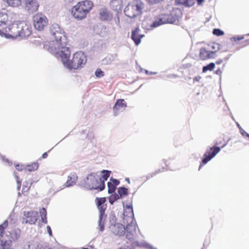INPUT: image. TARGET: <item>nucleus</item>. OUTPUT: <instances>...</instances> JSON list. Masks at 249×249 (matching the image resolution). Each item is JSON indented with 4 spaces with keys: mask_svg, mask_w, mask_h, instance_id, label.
<instances>
[{
    "mask_svg": "<svg viewBox=\"0 0 249 249\" xmlns=\"http://www.w3.org/2000/svg\"><path fill=\"white\" fill-rule=\"evenodd\" d=\"M55 38L49 43L47 50L56 58H60L63 65L70 70H78L82 68L87 62V57L82 52L75 53L70 60V49L67 47V38L61 30L53 33Z\"/></svg>",
    "mask_w": 249,
    "mask_h": 249,
    "instance_id": "nucleus-1",
    "label": "nucleus"
},
{
    "mask_svg": "<svg viewBox=\"0 0 249 249\" xmlns=\"http://www.w3.org/2000/svg\"><path fill=\"white\" fill-rule=\"evenodd\" d=\"M93 6V2L89 0H84L77 2L74 5L71 13L74 18L82 20L85 18Z\"/></svg>",
    "mask_w": 249,
    "mask_h": 249,
    "instance_id": "nucleus-2",
    "label": "nucleus"
},
{
    "mask_svg": "<svg viewBox=\"0 0 249 249\" xmlns=\"http://www.w3.org/2000/svg\"><path fill=\"white\" fill-rule=\"evenodd\" d=\"M80 185L82 187L88 190H97L102 191L105 188V184L101 183L99 177L95 173L89 174L81 183Z\"/></svg>",
    "mask_w": 249,
    "mask_h": 249,
    "instance_id": "nucleus-3",
    "label": "nucleus"
},
{
    "mask_svg": "<svg viewBox=\"0 0 249 249\" xmlns=\"http://www.w3.org/2000/svg\"><path fill=\"white\" fill-rule=\"evenodd\" d=\"M144 9V4L139 0L129 2L124 9V14L127 17L133 18L141 17Z\"/></svg>",
    "mask_w": 249,
    "mask_h": 249,
    "instance_id": "nucleus-4",
    "label": "nucleus"
},
{
    "mask_svg": "<svg viewBox=\"0 0 249 249\" xmlns=\"http://www.w3.org/2000/svg\"><path fill=\"white\" fill-rule=\"evenodd\" d=\"M21 21H15L8 26L0 28V36L6 38H17L19 36V26Z\"/></svg>",
    "mask_w": 249,
    "mask_h": 249,
    "instance_id": "nucleus-5",
    "label": "nucleus"
},
{
    "mask_svg": "<svg viewBox=\"0 0 249 249\" xmlns=\"http://www.w3.org/2000/svg\"><path fill=\"white\" fill-rule=\"evenodd\" d=\"M214 43L207 44L199 50V58L201 60L214 58L216 56L217 48Z\"/></svg>",
    "mask_w": 249,
    "mask_h": 249,
    "instance_id": "nucleus-6",
    "label": "nucleus"
},
{
    "mask_svg": "<svg viewBox=\"0 0 249 249\" xmlns=\"http://www.w3.org/2000/svg\"><path fill=\"white\" fill-rule=\"evenodd\" d=\"M33 20L35 28L38 31H42L48 23L47 17L40 13L35 14Z\"/></svg>",
    "mask_w": 249,
    "mask_h": 249,
    "instance_id": "nucleus-7",
    "label": "nucleus"
},
{
    "mask_svg": "<svg viewBox=\"0 0 249 249\" xmlns=\"http://www.w3.org/2000/svg\"><path fill=\"white\" fill-rule=\"evenodd\" d=\"M19 26L18 37L25 38L30 36L32 33V28L31 24L26 21H21Z\"/></svg>",
    "mask_w": 249,
    "mask_h": 249,
    "instance_id": "nucleus-8",
    "label": "nucleus"
},
{
    "mask_svg": "<svg viewBox=\"0 0 249 249\" xmlns=\"http://www.w3.org/2000/svg\"><path fill=\"white\" fill-rule=\"evenodd\" d=\"M221 148L218 146H213L210 148L204 155V158L202 159V163L199 167V170L202 166L203 164H206L212 158H213L220 151Z\"/></svg>",
    "mask_w": 249,
    "mask_h": 249,
    "instance_id": "nucleus-9",
    "label": "nucleus"
},
{
    "mask_svg": "<svg viewBox=\"0 0 249 249\" xmlns=\"http://www.w3.org/2000/svg\"><path fill=\"white\" fill-rule=\"evenodd\" d=\"M172 16L169 14H161L159 15L155 21L152 23V26L156 27L163 24L172 23L173 22Z\"/></svg>",
    "mask_w": 249,
    "mask_h": 249,
    "instance_id": "nucleus-10",
    "label": "nucleus"
},
{
    "mask_svg": "<svg viewBox=\"0 0 249 249\" xmlns=\"http://www.w3.org/2000/svg\"><path fill=\"white\" fill-rule=\"evenodd\" d=\"M137 226L133 224L130 223L127 225L124 229V234L125 237L129 240H134L136 236Z\"/></svg>",
    "mask_w": 249,
    "mask_h": 249,
    "instance_id": "nucleus-11",
    "label": "nucleus"
},
{
    "mask_svg": "<svg viewBox=\"0 0 249 249\" xmlns=\"http://www.w3.org/2000/svg\"><path fill=\"white\" fill-rule=\"evenodd\" d=\"M38 213L36 211H30L23 212V218L25 219V223L35 224L37 219Z\"/></svg>",
    "mask_w": 249,
    "mask_h": 249,
    "instance_id": "nucleus-12",
    "label": "nucleus"
},
{
    "mask_svg": "<svg viewBox=\"0 0 249 249\" xmlns=\"http://www.w3.org/2000/svg\"><path fill=\"white\" fill-rule=\"evenodd\" d=\"M39 7V4L36 0H25V9L29 13L36 12Z\"/></svg>",
    "mask_w": 249,
    "mask_h": 249,
    "instance_id": "nucleus-13",
    "label": "nucleus"
},
{
    "mask_svg": "<svg viewBox=\"0 0 249 249\" xmlns=\"http://www.w3.org/2000/svg\"><path fill=\"white\" fill-rule=\"evenodd\" d=\"M126 107V104L124 99L117 100L113 108V115L117 116L120 111L124 110Z\"/></svg>",
    "mask_w": 249,
    "mask_h": 249,
    "instance_id": "nucleus-14",
    "label": "nucleus"
},
{
    "mask_svg": "<svg viewBox=\"0 0 249 249\" xmlns=\"http://www.w3.org/2000/svg\"><path fill=\"white\" fill-rule=\"evenodd\" d=\"M99 18L103 21H109L112 18V14L106 8H102L99 11Z\"/></svg>",
    "mask_w": 249,
    "mask_h": 249,
    "instance_id": "nucleus-15",
    "label": "nucleus"
},
{
    "mask_svg": "<svg viewBox=\"0 0 249 249\" xmlns=\"http://www.w3.org/2000/svg\"><path fill=\"white\" fill-rule=\"evenodd\" d=\"M14 223V219L12 218L11 215H10L8 218V220H5L2 224L0 225V240H5L3 237V234L5 232V230L7 228L8 225V222Z\"/></svg>",
    "mask_w": 249,
    "mask_h": 249,
    "instance_id": "nucleus-16",
    "label": "nucleus"
},
{
    "mask_svg": "<svg viewBox=\"0 0 249 249\" xmlns=\"http://www.w3.org/2000/svg\"><path fill=\"white\" fill-rule=\"evenodd\" d=\"M110 5L113 10L118 12L121 11L123 7V0H112Z\"/></svg>",
    "mask_w": 249,
    "mask_h": 249,
    "instance_id": "nucleus-17",
    "label": "nucleus"
},
{
    "mask_svg": "<svg viewBox=\"0 0 249 249\" xmlns=\"http://www.w3.org/2000/svg\"><path fill=\"white\" fill-rule=\"evenodd\" d=\"M140 31V30L139 28L138 27L136 28L135 30L133 31L132 32L131 38L136 45H138L140 43L141 40L143 36V35H140L139 34Z\"/></svg>",
    "mask_w": 249,
    "mask_h": 249,
    "instance_id": "nucleus-18",
    "label": "nucleus"
},
{
    "mask_svg": "<svg viewBox=\"0 0 249 249\" xmlns=\"http://www.w3.org/2000/svg\"><path fill=\"white\" fill-rule=\"evenodd\" d=\"M125 228L121 224H117L111 227L113 233L116 235L121 236L124 234Z\"/></svg>",
    "mask_w": 249,
    "mask_h": 249,
    "instance_id": "nucleus-19",
    "label": "nucleus"
},
{
    "mask_svg": "<svg viewBox=\"0 0 249 249\" xmlns=\"http://www.w3.org/2000/svg\"><path fill=\"white\" fill-rule=\"evenodd\" d=\"M78 179V177L75 174H71L68 177V179L66 182V187H70L75 184Z\"/></svg>",
    "mask_w": 249,
    "mask_h": 249,
    "instance_id": "nucleus-20",
    "label": "nucleus"
},
{
    "mask_svg": "<svg viewBox=\"0 0 249 249\" xmlns=\"http://www.w3.org/2000/svg\"><path fill=\"white\" fill-rule=\"evenodd\" d=\"M39 166V164L37 162H32L30 164L27 165L25 167V170L29 172H33L36 171Z\"/></svg>",
    "mask_w": 249,
    "mask_h": 249,
    "instance_id": "nucleus-21",
    "label": "nucleus"
},
{
    "mask_svg": "<svg viewBox=\"0 0 249 249\" xmlns=\"http://www.w3.org/2000/svg\"><path fill=\"white\" fill-rule=\"evenodd\" d=\"M102 173V177H99V180H101V183H103L105 184V182L109 178L111 172L107 170H103Z\"/></svg>",
    "mask_w": 249,
    "mask_h": 249,
    "instance_id": "nucleus-22",
    "label": "nucleus"
},
{
    "mask_svg": "<svg viewBox=\"0 0 249 249\" xmlns=\"http://www.w3.org/2000/svg\"><path fill=\"white\" fill-rule=\"evenodd\" d=\"M118 193L117 195V198L122 197L123 196H126L128 194V189L125 187H119L118 189Z\"/></svg>",
    "mask_w": 249,
    "mask_h": 249,
    "instance_id": "nucleus-23",
    "label": "nucleus"
},
{
    "mask_svg": "<svg viewBox=\"0 0 249 249\" xmlns=\"http://www.w3.org/2000/svg\"><path fill=\"white\" fill-rule=\"evenodd\" d=\"M40 214L41 216L42 221L45 223H47V211L44 208H42L39 210Z\"/></svg>",
    "mask_w": 249,
    "mask_h": 249,
    "instance_id": "nucleus-24",
    "label": "nucleus"
},
{
    "mask_svg": "<svg viewBox=\"0 0 249 249\" xmlns=\"http://www.w3.org/2000/svg\"><path fill=\"white\" fill-rule=\"evenodd\" d=\"M8 15L6 13L2 12L0 13V26H1L3 24H6V23L8 21Z\"/></svg>",
    "mask_w": 249,
    "mask_h": 249,
    "instance_id": "nucleus-25",
    "label": "nucleus"
},
{
    "mask_svg": "<svg viewBox=\"0 0 249 249\" xmlns=\"http://www.w3.org/2000/svg\"><path fill=\"white\" fill-rule=\"evenodd\" d=\"M97 206L100 213L99 217H106V215H105V211L107 209V205L104 204L99 206Z\"/></svg>",
    "mask_w": 249,
    "mask_h": 249,
    "instance_id": "nucleus-26",
    "label": "nucleus"
},
{
    "mask_svg": "<svg viewBox=\"0 0 249 249\" xmlns=\"http://www.w3.org/2000/svg\"><path fill=\"white\" fill-rule=\"evenodd\" d=\"M215 68V63L211 62L206 66H205L202 68V72H206V71H212Z\"/></svg>",
    "mask_w": 249,
    "mask_h": 249,
    "instance_id": "nucleus-27",
    "label": "nucleus"
},
{
    "mask_svg": "<svg viewBox=\"0 0 249 249\" xmlns=\"http://www.w3.org/2000/svg\"><path fill=\"white\" fill-rule=\"evenodd\" d=\"M7 2L9 5L13 7H16L21 4L20 0H7Z\"/></svg>",
    "mask_w": 249,
    "mask_h": 249,
    "instance_id": "nucleus-28",
    "label": "nucleus"
},
{
    "mask_svg": "<svg viewBox=\"0 0 249 249\" xmlns=\"http://www.w3.org/2000/svg\"><path fill=\"white\" fill-rule=\"evenodd\" d=\"M30 186H31V185L28 182H24V184L22 187V193L24 195H25L26 194H27L29 192L30 189Z\"/></svg>",
    "mask_w": 249,
    "mask_h": 249,
    "instance_id": "nucleus-29",
    "label": "nucleus"
},
{
    "mask_svg": "<svg viewBox=\"0 0 249 249\" xmlns=\"http://www.w3.org/2000/svg\"><path fill=\"white\" fill-rule=\"evenodd\" d=\"M117 56V54H111L108 55L104 59V61H106L107 64L111 63L115 60V58Z\"/></svg>",
    "mask_w": 249,
    "mask_h": 249,
    "instance_id": "nucleus-30",
    "label": "nucleus"
},
{
    "mask_svg": "<svg viewBox=\"0 0 249 249\" xmlns=\"http://www.w3.org/2000/svg\"><path fill=\"white\" fill-rule=\"evenodd\" d=\"M132 244L133 247H145L150 249H154L152 246L146 243H139L138 241H134Z\"/></svg>",
    "mask_w": 249,
    "mask_h": 249,
    "instance_id": "nucleus-31",
    "label": "nucleus"
},
{
    "mask_svg": "<svg viewBox=\"0 0 249 249\" xmlns=\"http://www.w3.org/2000/svg\"><path fill=\"white\" fill-rule=\"evenodd\" d=\"M108 192L109 194H112L115 192L116 187L115 186L112 182L107 183Z\"/></svg>",
    "mask_w": 249,
    "mask_h": 249,
    "instance_id": "nucleus-32",
    "label": "nucleus"
},
{
    "mask_svg": "<svg viewBox=\"0 0 249 249\" xmlns=\"http://www.w3.org/2000/svg\"><path fill=\"white\" fill-rule=\"evenodd\" d=\"M97 206H100L101 205L105 204L106 202V199L105 197H96L95 199Z\"/></svg>",
    "mask_w": 249,
    "mask_h": 249,
    "instance_id": "nucleus-33",
    "label": "nucleus"
},
{
    "mask_svg": "<svg viewBox=\"0 0 249 249\" xmlns=\"http://www.w3.org/2000/svg\"><path fill=\"white\" fill-rule=\"evenodd\" d=\"M104 217H99L98 221V226L100 228V230L102 231L104 230V220H103Z\"/></svg>",
    "mask_w": 249,
    "mask_h": 249,
    "instance_id": "nucleus-34",
    "label": "nucleus"
},
{
    "mask_svg": "<svg viewBox=\"0 0 249 249\" xmlns=\"http://www.w3.org/2000/svg\"><path fill=\"white\" fill-rule=\"evenodd\" d=\"M213 35H216L217 36H223L224 34V32L219 29H213Z\"/></svg>",
    "mask_w": 249,
    "mask_h": 249,
    "instance_id": "nucleus-35",
    "label": "nucleus"
},
{
    "mask_svg": "<svg viewBox=\"0 0 249 249\" xmlns=\"http://www.w3.org/2000/svg\"><path fill=\"white\" fill-rule=\"evenodd\" d=\"M125 213H129L130 216H134L133 208L132 206H127L126 208V209L125 210Z\"/></svg>",
    "mask_w": 249,
    "mask_h": 249,
    "instance_id": "nucleus-36",
    "label": "nucleus"
},
{
    "mask_svg": "<svg viewBox=\"0 0 249 249\" xmlns=\"http://www.w3.org/2000/svg\"><path fill=\"white\" fill-rule=\"evenodd\" d=\"M95 74L97 77H102L104 75V72L101 71L100 69L96 70L95 72Z\"/></svg>",
    "mask_w": 249,
    "mask_h": 249,
    "instance_id": "nucleus-37",
    "label": "nucleus"
},
{
    "mask_svg": "<svg viewBox=\"0 0 249 249\" xmlns=\"http://www.w3.org/2000/svg\"><path fill=\"white\" fill-rule=\"evenodd\" d=\"M195 4L194 0H186L184 6L191 7Z\"/></svg>",
    "mask_w": 249,
    "mask_h": 249,
    "instance_id": "nucleus-38",
    "label": "nucleus"
},
{
    "mask_svg": "<svg viewBox=\"0 0 249 249\" xmlns=\"http://www.w3.org/2000/svg\"><path fill=\"white\" fill-rule=\"evenodd\" d=\"M244 38V36H236L232 37L231 38V41H233L236 42L237 41H239V40H242Z\"/></svg>",
    "mask_w": 249,
    "mask_h": 249,
    "instance_id": "nucleus-39",
    "label": "nucleus"
},
{
    "mask_svg": "<svg viewBox=\"0 0 249 249\" xmlns=\"http://www.w3.org/2000/svg\"><path fill=\"white\" fill-rule=\"evenodd\" d=\"M111 181L113 185L116 187V186H117L118 185H119V183H120V181L119 180H118V179H113V178H111Z\"/></svg>",
    "mask_w": 249,
    "mask_h": 249,
    "instance_id": "nucleus-40",
    "label": "nucleus"
},
{
    "mask_svg": "<svg viewBox=\"0 0 249 249\" xmlns=\"http://www.w3.org/2000/svg\"><path fill=\"white\" fill-rule=\"evenodd\" d=\"M16 168L17 170H18V171H22L23 169H25V167H24L23 165H19V164H17L16 166Z\"/></svg>",
    "mask_w": 249,
    "mask_h": 249,
    "instance_id": "nucleus-41",
    "label": "nucleus"
},
{
    "mask_svg": "<svg viewBox=\"0 0 249 249\" xmlns=\"http://www.w3.org/2000/svg\"><path fill=\"white\" fill-rule=\"evenodd\" d=\"M215 145H221V147H224L226 143L224 142V143L223 142H222L221 141L218 142L217 141L215 142Z\"/></svg>",
    "mask_w": 249,
    "mask_h": 249,
    "instance_id": "nucleus-42",
    "label": "nucleus"
},
{
    "mask_svg": "<svg viewBox=\"0 0 249 249\" xmlns=\"http://www.w3.org/2000/svg\"><path fill=\"white\" fill-rule=\"evenodd\" d=\"M16 179H17V182L18 183V189H19L21 186V181L20 180L19 178L18 177L16 176Z\"/></svg>",
    "mask_w": 249,
    "mask_h": 249,
    "instance_id": "nucleus-43",
    "label": "nucleus"
},
{
    "mask_svg": "<svg viewBox=\"0 0 249 249\" xmlns=\"http://www.w3.org/2000/svg\"><path fill=\"white\" fill-rule=\"evenodd\" d=\"M186 0H176V2L178 5H184Z\"/></svg>",
    "mask_w": 249,
    "mask_h": 249,
    "instance_id": "nucleus-44",
    "label": "nucleus"
},
{
    "mask_svg": "<svg viewBox=\"0 0 249 249\" xmlns=\"http://www.w3.org/2000/svg\"><path fill=\"white\" fill-rule=\"evenodd\" d=\"M214 73L217 75H221L222 71L221 69L218 68L216 71H215Z\"/></svg>",
    "mask_w": 249,
    "mask_h": 249,
    "instance_id": "nucleus-45",
    "label": "nucleus"
},
{
    "mask_svg": "<svg viewBox=\"0 0 249 249\" xmlns=\"http://www.w3.org/2000/svg\"><path fill=\"white\" fill-rule=\"evenodd\" d=\"M47 231H48V232L49 233V235L50 236H52V230H51L50 226H47Z\"/></svg>",
    "mask_w": 249,
    "mask_h": 249,
    "instance_id": "nucleus-46",
    "label": "nucleus"
},
{
    "mask_svg": "<svg viewBox=\"0 0 249 249\" xmlns=\"http://www.w3.org/2000/svg\"><path fill=\"white\" fill-rule=\"evenodd\" d=\"M19 237V233H16L15 237H11V238L13 239V240H17Z\"/></svg>",
    "mask_w": 249,
    "mask_h": 249,
    "instance_id": "nucleus-47",
    "label": "nucleus"
},
{
    "mask_svg": "<svg viewBox=\"0 0 249 249\" xmlns=\"http://www.w3.org/2000/svg\"><path fill=\"white\" fill-rule=\"evenodd\" d=\"M166 169V168H162V170H160V169H159L158 170H156L155 171V173H154V174H157L158 173H160V172H163V171H164Z\"/></svg>",
    "mask_w": 249,
    "mask_h": 249,
    "instance_id": "nucleus-48",
    "label": "nucleus"
},
{
    "mask_svg": "<svg viewBox=\"0 0 249 249\" xmlns=\"http://www.w3.org/2000/svg\"><path fill=\"white\" fill-rule=\"evenodd\" d=\"M222 62H223L222 59H219L215 62V64H216L217 65H219V64H221Z\"/></svg>",
    "mask_w": 249,
    "mask_h": 249,
    "instance_id": "nucleus-49",
    "label": "nucleus"
},
{
    "mask_svg": "<svg viewBox=\"0 0 249 249\" xmlns=\"http://www.w3.org/2000/svg\"><path fill=\"white\" fill-rule=\"evenodd\" d=\"M48 157V154L47 152H45L43 154L42 157L43 159H45Z\"/></svg>",
    "mask_w": 249,
    "mask_h": 249,
    "instance_id": "nucleus-50",
    "label": "nucleus"
},
{
    "mask_svg": "<svg viewBox=\"0 0 249 249\" xmlns=\"http://www.w3.org/2000/svg\"><path fill=\"white\" fill-rule=\"evenodd\" d=\"M197 2V4L198 5H200L203 2H204V0H196Z\"/></svg>",
    "mask_w": 249,
    "mask_h": 249,
    "instance_id": "nucleus-51",
    "label": "nucleus"
},
{
    "mask_svg": "<svg viewBox=\"0 0 249 249\" xmlns=\"http://www.w3.org/2000/svg\"><path fill=\"white\" fill-rule=\"evenodd\" d=\"M117 198V196H115V199L113 201V200H111V199H110L109 200V202L111 204H113V202L115 200H116Z\"/></svg>",
    "mask_w": 249,
    "mask_h": 249,
    "instance_id": "nucleus-52",
    "label": "nucleus"
},
{
    "mask_svg": "<svg viewBox=\"0 0 249 249\" xmlns=\"http://www.w3.org/2000/svg\"><path fill=\"white\" fill-rule=\"evenodd\" d=\"M244 42L246 45H249V38L248 39L245 40Z\"/></svg>",
    "mask_w": 249,
    "mask_h": 249,
    "instance_id": "nucleus-53",
    "label": "nucleus"
},
{
    "mask_svg": "<svg viewBox=\"0 0 249 249\" xmlns=\"http://www.w3.org/2000/svg\"><path fill=\"white\" fill-rule=\"evenodd\" d=\"M2 243V242H0V249H3V248H4L3 247H2V245H1Z\"/></svg>",
    "mask_w": 249,
    "mask_h": 249,
    "instance_id": "nucleus-54",
    "label": "nucleus"
},
{
    "mask_svg": "<svg viewBox=\"0 0 249 249\" xmlns=\"http://www.w3.org/2000/svg\"><path fill=\"white\" fill-rule=\"evenodd\" d=\"M200 77H196V81H198L200 79Z\"/></svg>",
    "mask_w": 249,
    "mask_h": 249,
    "instance_id": "nucleus-55",
    "label": "nucleus"
},
{
    "mask_svg": "<svg viewBox=\"0 0 249 249\" xmlns=\"http://www.w3.org/2000/svg\"><path fill=\"white\" fill-rule=\"evenodd\" d=\"M125 179L129 183H130V180L128 178H126Z\"/></svg>",
    "mask_w": 249,
    "mask_h": 249,
    "instance_id": "nucleus-56",
    "label": "nucleus"
},
{
    "mask_svg": "<svg viewBox=\"0 0 249 249\" xmlns=\"http://www.w3.org/2000/svg\"><path fill=\"white\" fill-rule=\"evenodd\" d=\"M36 249H43L41 247H37V248Z\"/></svg>",
    "mask_w": 249,
    "mask_h": 249,
    "instance_id": "nucleus-57",
    "label": "nucleus"
},
{
    "mask_svg": "<svg viewBox=\"0 0 249 249\" xmlns=\"http://www.w3.org/2000/svg\"><path fill=\"white\" fill-rule=\"evenodd\" d=\"M83 249H89L88 248H83Z\"/></svg>",
    "mask_w": 249,
    "mask_h": 249,
    "instance_id": "nucleus-58",
    "label": "nucleus"
}]
</instances>
